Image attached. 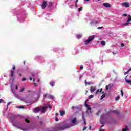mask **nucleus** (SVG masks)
Masks as SVG:
<instances>
[{"instance_id": "79ce46f5", "label": "nucleus", "mask_w": 131, "mask_h": 131, "mask_svg": "<svg viewBox=\"0 0 131 131\" xmlns=\"http://www.w3.org/2000/svg\"><path fill=\"white\" fill-rule=\"evenodd\" d=\"M82 11V7H80V8L78 9V11L79 12H80Z\"/></svg>"}, {"instance_id": "052dcab7", "label": "nucleus", "mask_w": 131, "mask_h": 131, "mask_svg": "<svg viewBox=\"0 0 131 131\" xmlns=\"http://www.w3.org/2000/svg\"><path fill=\"white\" fill-rule=\"evenodd\" d=\"M58 50V48H54V51H56Z\"/></svg>"}, {"instance_id": "aec40b11", "label": "nucleus", "mask_w": 131, "mask_h": 131, "mask_svg": "<svg viewBox=\"0 0 131 131\" xmlns=\"http://www.w3.org/2000/svg\"><path fill=\"white\" fill-rule=\"evenodd\" d=\"M60 114L61 116H64V115H65V111L60 110Z\"/></svg>"}, {"instance_id": "3c124183", "label": "nucleus", "mask_w": 131, "mask_h": 131, "mask_svg": "<svg viewBox=\"0 0 131 131\" xmlns=\"http://www.w3.org/2000/svg\"><path fill=\"white\" fill-rule=\"evenodd\" d=\"M105 89H106V91H108V90H109V88H108V85L106 86Z\"/></svg>"}, {"instance_id": "a211bd4d", "label": "nucleus", "mask_w": 131, "mask_h": 131, "mask_svg": "<svg viewBox=\"0 0 131 131\" xmlns=\"http://www.w3.org/2000/svg\"><path fill=\"white\" fill-rule=\"evenodd\" d=\"M29 79L31 81L33 79V82H35V76L34 75L32 74V77H30Z\"/></svg>"}, {"instance_id": "c03bdc74", "label": "nucleus", "mask_w": 131, "mask_h": 131, "mask_svg": "<svg viewBox=\"0 0 131 131\" xmlns=\"http://www.w3.org/2000/svg\"><path fill=\"white\" fill-rule=\"evenodd\" d=\"M4 103V99H0V103Z\"/></svg>"}, {"instance_id": "de8ad7c7", "label": "nucleus", "mask_w": 131, "mask_h": 131, "mask_svg": "<svg viewBox=\"0 0 131 131\" xmlns=\"http://www.w3.org/2000/svg\"><path fill=\"white\" fill-rule=\"evenodd\" d=\"M11 104H12V102H9L7 104V108H8V106H10V105H11Z\"/></svg>"}, {"instance_id": "412c9836", "label": "nucleus", "mask_w": 131, "mask_h": 131, "mask_svg": "<svg viewBox=\"0 0 131 131\" xmlns=\"http://www.w3.org/2000/svg\"><path fill=\"white\" fill-rule=\"evenodd\" d=\"M47 98H48V99H51V100H54V99H55L54 96L51 94L48 95Z\"/></svg>"}, {"instance_id": "b1692460", "label": "nucleus", "mask_w": 131, "mask_h": 131, "mask_svg": "<svg viewBox=\"0 0 131 131\" xmlns=\"http://www.w3.org/2000/svg\"><path fill=\"white\" fill-rule=\"evenodd\" d=\"M103 6L105 7L106 8H110V4L107 3H103Z\"/></svg>"}, {"instance_id": "2f4dec72", "label": "nucleus", "mask_w": 131, "mask_h": 131, "mask_svg": "<svg viewBox=\"0 0 131 131\" xmlns=\"http://www.w3.org/2000/svg\"><path fill=\"white\" fill-rule=\"evenodd\" d=\"M102 91V89H101L100 90V89H98L96 92V94H98V93H99V92H100V93H101Z\"/></svg>"}, {"instance_id": "6e6552de", "label": "nucleus", "mask_w": 131, "mask_h": 131, "mask_svg": "<svg viewBox=\"0 0 131 131\" xmlns=\"http://www.w3.org/2000/svg\"><path fill=\"white\" fill-rule=\"evenodd\" d=\"M35 60H38V61H40V63H43V62H45L43 57L40 56H36L35 58Z\"/></svg>"}, {"instance_id": "09e8293b", "label": "nucleus", "mask_w": 131, "mask_h": 131, "mask_svg": "<svg viewBox=\"0 0 131 131\" xmlns=\"http://www.w3.org/2000/svg\"><path fill=\"white\" fill-rule=\"evenodd\" d=\"M102 28H103V27H98L97 28V29L100 30V29H102Z\"/></svg>"}, {"instance_id": "4468645a", "label": "nucleus", "mask_w": 131, "mask_h": 131, "mask_svg": "<svg viewBox=\"0 0 131 131\" xmlns=\"http://www.w3.org/2000/svg\"><path fill=\"white\" fill-rule=\"evenodd\" d=\"M110 113L111 114H112V113H115V114H119V112H118L117 110H111Z\"/></svg>"}, {"instance_id": "69168bd1", "label": "nucleus", "mask_w": 131, "mask_h": 131, "mask_svg": "<svg viewBox=\"0 0 131 131\" xmlns=\"http://www.w3.org/2000/svg\"><path fill=\"white\" fill-rule=\"evenodd\" d=\"M77 3H78V0H76L75 4H77Z\"/></svg>"}, {"instance_id": "6ab92c4d", "label": "nucleus", "mask_w": 131, "mask_h": 131, "mask_svg": "<svg viewBox=\"0 0 131 131\" xmlns=\"http://www.w3.org/2000/svg\"><path fill=\"white\" fill-rule=\"evenodd\" d=\"M54 5V4L51 2H49L47 4V6H48V7L49 8H52L53 7V5Z\"/></svg>"}, {"instance_id": "72a5a7b5", "label": "nucleus", "mask_w": 131, "mask_h": 131, "mask_svg": "<svg viewBox=\"0 0 131 131\" xmlns=\"http://www.w3.org/2000/svg\"><path fill=\"white\" fill-rule=\"evenodd\" d=\"M127 130H128V127H127V126H126L125 128L122 129V131H127Z\"/></svg>"}, {"instance_id": "1a4fd4ad", "label": "nucleus", "mask_w": 131, "mask_h": 131, "mask_svg": "<svg viewBox=\"0 0 131 131\" xmlns=\"http://www.w3.org/2000/svg\"><path fill=\"white\" fill-rule=\"evenodd\" d=\"M99 23H100V21L99 20H92V21L90 23V24L92 26H94V25H96L97 24H99Z\"/></svg>"}, {"instance_id": "6e6d98bb", "label": "nucleus", "mask_w": 131, "mask_h": 131, "mask_svg": "<svg viewBox=\"0 0 131 131\" xmlns=\"http://www.w3.org/2000/svg\"><path fill=\"white\" fill-rule=\"evenodd\" d=\"M75 8H77V7H78L77 3H75Z\"/></svg>"}, {"instance_id": "e2e57ef3", "label": "nucleus", "mask_w": 131, "mask_h": 131, "mask_svg": "<svg viewBox=\"0 0 131 131\" xmlns=\"http://www.w3.org/2000/svg\"><path fill=\"white\" fill-rule=\"evenodd\" d=\"M33 84L35 86H37V85L36 84V83H33Z\"/></svg>"}, {"instance_id": "0eeeda50", "label": "nucleus", "mask_w": 131, "mask_h": 131, "mask_svg": "<svg viewBox=\"0 0 131 131\" xmlns=\"http://www.w3.org/2000/svg\"><path fill=\"white\" fill-rule=\"evenodd\" d=\"M15 69H16V67L13 66L12 67V70L10 71V76L12 79V81H14V75H15V73L14 72V70H15Z\"/></svg>"}, {"instance_id": "8fccbe9b", "label": "nucleus", "mask_w": 131, "mask_h": 131, "mask_svg": "<svg viewBox=\"0 0 131 131\" xmlns=\"http://www.w3.org/2000/svg\"><path fill=\"white\" fill-rule=\"evenodd\" d=\"M85 84L86 85V84H90V83H87L86 80H85Z\"/></svg>"}, {"instance_id": "7ed1b4c3", "label": "nucleus", "mask_w": 131, "mask_h": 131, "mask_svg": "<svg viewBox=\"0 0 131 131\" xmlns=\"http://www.w3.org/2000/svg\"><path fill=\"white\" fill-rule=\"evenodd\" d=\"M94 38H95V35L90 36L88 37L87 40L84 41V43L85 45H89L90 42H92V41L94 40Z\"/></svg>"}, {"instance_id": "338daca9", "label": "nucleus", "mask_w": 131, "mask_h": 131, "mask_svg": "<svg viewBox=\"0 0 131 131\" xmlns=\"http://www.w3.org/2000/svg\"><path fill=\"white\" fill-rule=\"evenodd\" d=\"M59 115V114H58V113H56V116H58Z\"/></svg>"}, {"instance_id": "4d7b16f0", "label": "nucleus", "mask_w": 131, "mask_h": 131, "mask_svg": "<svg viewBox=\"0 0 131 131\" xmlns=\"http://www.w3.org/2000/svg\"><path fill=\"white\" fill-rule=\"evenodd\" d=\"M86 128H87L86 127H84V128L83 129V131L85 130V129H86Z\"/></svg>"}, {"instance_id": "5fc2aeb1", "label": "nucleus", "mask_w": 131, "mask_h": 131, "mask_svg": "<svg viewBox=\"0 0 131 131\" xmlns=\"http://www.w3.org/2000/svg\"><path fill=\"white\" fill-rule=\"evenodd\" d=\"M111 75H110V74H108L107 75V77L108 78H109V77H111Z\"/></svg>"}, {"instance_id": "9d476101", "label": "nucleus", "mask_w": 131, "mask_h": 131, "mask_svg": "<svg viewBox=\"0 0 131 131\" xmlns=\"http://www.w3.org/2000/svg\"><path fill=\"white\" fill-rule=\"evenodd\" d=\"M48 110V106H43V107H40V110L42 113H45L46 112V110Z\"/></svg>"}, {"instance_id": "0e129e2a", "label": "nucleus", "mask_w": 131, "mask_h": 131, "mask_svg": "<svg viewBox=\"0 0 131 131\" xmlns=\"http://www.w3.org/2000/svg\"><path fill=\"white\" fill-rule=\"evenodd\" d=\"M75 109H79V107H77V106H75Z\"/></svg>"}, {"instance_id": "f257e3e1", "label": "nucleus", "mask_w": 131, "mask_h": 131, "mask_svg": "<svg viewBox=\"0 0 131 131\" xmlns=\"http://www.w3.org/2000/svg\"><path fill=\"white\" fill-rule=\"evenodd\" d=\"M12 122L13 125L16 127V128L21 129L23 131H29L38 129L39 127L43 125L45 120L42 119H39L36 124L33 123L29 127H24V123H20V122L17 120H12Z\"/></svg>"}, {"instance_id": "39448f33", "label": "nucleus", "mask_w": 131, "mask_h": 131, "mask_svg": "<svg viewBox=\"0 0 131 131\" xmlns=\"http://www.w3.org/2000/svg\"><path fill=\"white\" fill-rule=\"evenodd\" d=\"M88 103V101H86L85 102V107H86L87 111L86 112L88 114H90V113H92V108H91V106L89 104H86Z\"/></svg>"}, {"instance_id": "774afa93", "label": "nucleus", "mask_w": 131, "mask_h": 131, "mask_svg": "<svg viewBox=\"0 0 131 131\" xmlns=\"http://www.w3.org/2000/svg\"><path fill=\"white\" fill-rule=\"evenodd\" d=\"M15 89H16V90H18V86L17 85L16 86Z\"/></svg>"}, {"instance_id": "f704fd0d", "label": "nucleus", "mask_w": 131, "mask_h": 131, "mask_svg": "<svg viewBox=\"0 0 131 131\" xmlns=\"http://www.w3.org/2000/svg\"><path fill=\"white\" fill-rule=\"evenodd\" d=\"M24 90H25V88L22 87L21 89L19 90V92L20 93H22V92H23L24 91Z\"/></svg>"}, {"instance_id": "393cba45", "label": "nucleus", "mask_w": 131, "mask_h": 131, "mask_svg": "<svg viewBox=\"0 0 131 131\" xmlns=\"http://www.w3.org/2000/svg\"><path fill=\"white\" fill-rule=\"evenodd\" d=\"M90 91L91 93H93V92H95V91H96V88L95 87L91 86L90 89Z\"/></svg>"}, {"instance_id": "c9c22d12", "label": "nucleus", "mask_w": 131, "mask_h": 131, "mask_svg": "<svg viewBox=\"0 0 131 131\" xmlns=\"http://www.w3.org/2000/svg\"><path fill=\"white\" fill-rule=\"evenodd\" d=\"M46 107H47V108H49V109H52V106L49 104H47Z\"/></svg>"}, {"instance_id": "4be33fe9", "label": "nucleus", "mask_w": 131, "mask_h": 131, "mask_svg": "<svg viewBox=\"0 0 131 131\" xmlns=\"http://www.w3.org/2000/svg\"><path fill=\"white\" fill-rule=\"evenodd\" d=\"M82 120L84 122V125H86V121H85V118H84V115L82 114Z\"/></svg>"}, {"instance_id": "4c0bfd02", "label": "nucleus", "mask_w": 131, "mask_h": 131, "mask_svg": "<svg viewBox=\"0 0 131 131\" xmlns=\"http://www.w3.org/2000/svg\"><path fill=\"white\" fill-rule=\"evenodd\" d=\"M17 108H18V109H24V106H17Z\"/></svg>"}, {"instance_id": "f8f14e48", "label": "nucleus", "mask_w": 131, "mask_h": 131, "mask_svg": "<svg viewBox=\"0 0 131 131\" xmlns=\"http://www.w3.org/2000/svg\"><path fill=\"white\" fill-rule=\"evenodd\" d=\"M47 5H48V3L47 1H43L41 7L42 9H46V7H47Z\"/></svg>"}, {"instance_id": "603ef678", "label": "nucleus", "mask_w": 131, "mask_h": 131, "mask_svg": "<svg viewBox=\"0 0 131 131\" xmlns=\"http://www.w3.org/2000/svg\"><path fill=\"white\" fill-rule=\"evenodd\" d=\"M129 23H126L125 24H123V25H128Z\"/></svg>"}, {"instance_id": "f3484780", "label": "nucleus", "mask_w": 131, "mask_h": 131, "mask_svg": "<svg viewBox=\"0 0 131 131\" xmlns=\"http://www.w3.org/2000/svg\"><path fill=\"white\" fill-rule=\"evenodd\" d=\"M125 80L127 83H128L130 84V85H131V80L127 79V76L125 77Z\"/></svg>"}, {"instance_id": "dca6fc26", "label": "nucleus", "mask_w": 131, "mask_h": 131, "mask_svg": "<svg viewBox=\"0 0 131 131\" xmlns=\"http://www.w3.org/2000/svg\"><path fill=\"white\" fill-rule=\"evenodd\" d=\"M11 90L15 97H16V98H17V97H19V95L16 93V92L14 91V89H13V88H11Z\"/></svg>"}, {"instance_id": "2eb2a0df", "label": "nucleus", "mask_w": 131, "mask_h": 131, "mask_svg": "<svg viewBox=\"0 0 131 131\" xmlns=\"http://www.w3.org/2000/svg\"><path fill=\"white\" fill-rule=\"evenodd\" d=\"M45 18L46 20L52 21V19H51V16H50L49 14H46Z\"/></svg>"}, {"instance_id": "c85d7f7f", "label": "nucleus", "mask_w": 131, "mask_h": 131, "mask_svg": "<svg viewBox=\"0 0 131 131\" xmlns=\"http://www.w3.org/2000/svg\"><path fill=\"white\" fill-rule=\"evenodd\" d=\"M77 38H78V39H80V38H81V37H82V35H77Z\"/></svg>"}, {"instance_id": "e433bc0d", "label": "nucleus", "mask_w": 131, "mask_h": 131, "mask_svg": "<svg viewBox=\"0 0 131 131\" xmlns=\"http://www.w3.org/2000/svg\"><path fill=\"white\" fill-rule=\"evenodd\" d=\"M45 131H57V130L54 129L53 130H50L49 128H47L45 130Z\"/></svg>"}, {"instance_id": "49530a36", "label": "nucleus", "mask_w": 131, "mask_h": 131, "mask_svg": "<svg viewBox=\"0 0 131 131\" xmlns=\"http://www.w3.org/2000/svg\"><path fill=\"white\" fill-rule=\"evenodd\" d=\"M121 96L123 97V91L122 90L121 91Z\"/></svg>"}, {"instance_id": "ddd939ff", "label": "nucleus", "mask_w": 131, "mask_h": 131, "mask_svg": "<svg viewBox=\"0 0 131 131\" xmlns=\"http://www.w3.org/2000/svg\"><path fill=\"white\" fill-rule=\"evenodd\" d=\"M39 111H40V107H36L33 110V112H35V113H38Z\"/></svg>"}, {"instance_id": "a18cd8bd", "label": "nucleus", "mask_w": 131, "mask_h": 131, "mask_svg": "<svg viewBox=\"0 0 131 131\" xmlns=\"http://www.w3.org/2000/svg\"><path fill=\"white\" fill-rule=\"evenodd\" d=\"M82 69H83V66H81L80 67V70H82Z\"/></svg>"}, {"instance_id": "ea45409f", "label": "nucleus", "mask_w": 131, "mask_h": 131, "mask_svg": "<svg viewBox=\"0 0 131 131\" xmlns=\"http://www.w3.org/2000/svg\"><path fill=\"white\" fill-rule=\"evenodd\" d=\"M110 85H111V89H112V88H113L114 84L113 83H111L108 85V86H110Z\"/></svg>"}, {"instance_id": "13d9d810", "label": "nucleus", "mask_w": 131, "mask_h": 131, "mask_svg": "<svg viewBox=\"0 0 131 131\" xmlns=\"http://www.w3.org/2000/svg\"><path fill=\"white\" fill-rule=\"evenodd\" d=\"M123 15H124L125 17H126V16H127V14H123Z\"/></svg>"}, {"instance_id": "a878e982", "label": "nucleus", "mask_w": 131, "mask_h": 131, "mask_svg": "<svg viewBox=\"0 0 131 131\" xmlns=\"http://www.w3.org/2000/svg\"><path fill=\"white\" fill-rule=\"evenodd\" d=\"M127 22H131V16L130 15H128V19L127 20Z\"/></svg>"}, {"instance_id": "a19ab883", "label": "nucleus", "mask_w": 131, "mask_h": 131, "mask_svg": "<svg viewBox=\"0 0 131 131\" xmlns=\"http://www.w3.org/2000/svg\"><path fill=\"white\" fill-rule=\"evenodd\" d=\"M25 121H26V122H27V123H29V122H30V121L28 120V119H25Z\"/></svg>"}, {"instance_id": "680f3d73", "label": "nucleus", "mask_w": 131, "mask_h": 131, "mask_svg": "<svg viewBox=\"0 0 131 131\" xmlns=\"http://www.w3.org/2000/svg\"><path fill=\"white\" fill-rule=\"evenodd\" d=\"M121 46L122 47H124V43H121Z\"/></svg>"}, {"instance_id": "864d4df0", "label": "nucleus", "mask_w": 131, "mask_h": 131, "mask_svg": "<svg viewBox=\"0 0 131 131\" xmlns=\"http://www.w3.org/2000/svg\"><path fill=\"white\" fill-rule=\"evenodd\" d=\"M25 80H26V78H24L22 79V81H25Z\"/></svg>"}, {"instance_id": "cd10ccee", "label": "nucleus", "mask_w": 131, "mask_h": 131, "mask_svg": "<svg viewBox=\"0 0 131 131\" xmlns=\"http://www.w3.org/2000/svg\"><path fill=\"white\" fill-rule=\"evenodd\" d=\"M129 71H131V67L127 72H125L124 75H126V74H128V73H129Z\"/></svg>"}, {"instance_id": "423d86ee", "label": "nucleus", "mask_w": 131, "mask_h": 131, "mask_svg": "<svg viewBox=\"0 0 131 131\" xmlns=\"http://www.w3.org/2000/svg\"><path fill=\"white\" fill-rule=\"evenodd\" d=\"M17 20L20 23H22L25 21V19L24 18V16L22 15V14H18L17 15Z\"/></svg>"}, {"instance_id": "c756f323", "label": "nucleus", "mask_w": 131, "mask_h": 131, "mask_svg": "<svg viewBox=\"0 0 131 131\" xmlns=\"http://www.w3.org/2000/svg\"><path fill=\"white\" fill-rule=\"evenodd\" d=\"M100 44L102 45V46H105L106 42L104 41H101Z\"/></svg>"}, {"instance_id": "bf43d9fd", "label": "nucleus", "mask_w": 131, "mask_h": 131, "mask_svg": "<svg viewBox=\"0 0 131 131\" xmlns=\"http://www.w3.org/2000/svg\"><path fill=\"white\" fill-rule=\"evenodd\" d=\"M55 121H59V119H58V118H56L55 119Z\"/></svg>"}, {"instance_id": "f03ea898", "label": "nucleus", "mask_w": 131, "mask_h": 131, "mask_svg": "<svg viewBox=\"0 0 131 131\" xmlns=\"http://www.w3.org/2000/svg\"><path fill=\"white\" fill-rule=\"evenodd\" d=\"M70 127H71V125L66 123H61L57 125V130H65L67 128H70Z\"/></svg>"}, {"instance_id": "37998d69", "label": "nucleus", "mask_w": 131, "mask_h": 131, "mask_svg": "<svg viewBox=\"0 0 131 131\" xmlns=\"http://www.w3.org/2000/svg\"><path fill=\"white\" fill-rule=\"evenodd\" d=\"M111 52V50L110 49H108L107 50H106V53L108 54L109 53H110Z\"/></svg>"}, {"instance_id": "9b49d317", "label": "nucleus", "mask_w": 131, "mask_h": 131, "mask_svg": "<svg viewBox=\"0 0 131 131\" xmlns=\"http://www.w3.org/2000/svg\"><path fill=\"white\" fill-rule=\"evenodd\" d=\"M123 7H125V8H129L130 4L127 2H124L121 4Z\"/></svg>"}, {"instance_id": "58836bf2", "label": "nucleus", "mask_w": 131, "mask_h": 131, "mask_svg": "<svg viewBox=\"0 0 131 131\" xmlns=\"http://www.w3.org/2000/svg\"><path fill=\"white\" fill-rule=\"evenodd\" d=\"M92 98H94V95H91L89 96V99H92Z\"/></svg>"}, {"instance_id": "5701e85b", "label": "nucleus", "mask_w": 131, "mask_h": 131, "mask_svg": "<svg viewBox=\"0 0 131 131\" xmlns=\"http://www.w3.org/2000/svg\"><path fill=\"white\" fill-rule=\"evenodd\" d=\"M102 120H100V123L101 124H105V121H104V117H103V115L101 116Z\"/></svg>"}, {"instance_id": "7c9ffc66", "label": "nucleus", "mask_w": 131, "mask_h": 131, "mask_svg": "<svg viewBox=\"0 0 131 131\" xmlns=\"http://www.w3.org/2000/svg\"><path fill=\"white\" fill-rule=\"evenodd\" d=\"M105 97H106V95L105 94H103L100 98V100H103L104 98H105Z\"/></svg>"}, {"instance_id": "bb28decb", "label": "nucleus", "mask_w": 131, "mask_h": 131, "mask_svg": "<svg viewBox=\"0 0 131 131\" xmlns=\"http://www.w3.org/2000/svg\"><path fill=\"white\" fill-rule=\"evenodd\" d=\"M49 84L51 85V86H55V82H50Z\"/></svg>"}, {"instance_id": "473e14b6", "label": "nucleus", "mask_w": 131, "mask_h": 131, "mask_svg": "<svg viewBox=\"0 0 131 131\" xmlns=\"http://www.w3.org/2000/svg\"><path fill=\"white\" fill-rule=\"evenodd\" d=\"M120 97L119 96H117L115 98V101H119Z\"/></svg>"}, {"instance_id": "20e7f679", "label": "nucleus", "mask_w": 131, "mask_h": 131, "mask_svg": "<svg viewBox=\"0 0 131 131\" xmlns=\"http://www.w3.org/2000/svg\"><path fill=\"white\" fill-rule=\"evenodd\" d=\"M71 123L72 124H70L72 126H75V125H77L78 124V122H77V119L76 118H74L73 119L71 120Z\"/></svg>"}]
</instances>
